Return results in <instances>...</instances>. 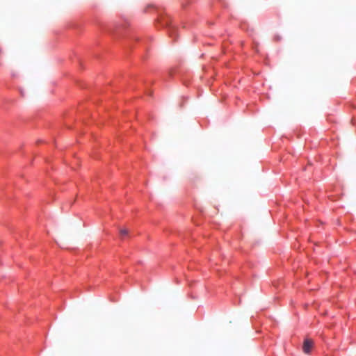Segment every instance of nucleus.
I'll use <instances>...</instances> for the list:
<instances>
[{
	"instance_id": "obj_1",
	"label": "nucleus",
	"mask_w": 356,
	"mask_h": 356,
	"mask_svg": "<svg viewBox=\"0 0 356 356\" xmlns=\"http://www.w3.org/2000/svg\"><path fill=\"white\" fill-rule=\"evenodd\" d=\"M312 346H313V341L311 339H306L304 341L303 346H302L304 353H309Z\"/></svg>"
},
{
	"instance_id": "obj_2",
	"label": "nucleus",
	"mask_w": 356,
	"mask_h": 356,
	"mask_svg": "<svg viewBox=\"0 0 356 356\" xmlns=\"http://www.w3.org/2000/svg\"><path fill=\"white\" fill-rule=\"evenodd\" d=\"M120 236L122 240H124L129 236V230L126 228H120L119 229Z\"/></svg>"
}]
</instances>
